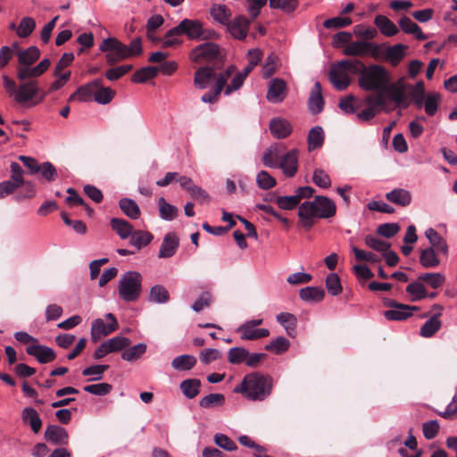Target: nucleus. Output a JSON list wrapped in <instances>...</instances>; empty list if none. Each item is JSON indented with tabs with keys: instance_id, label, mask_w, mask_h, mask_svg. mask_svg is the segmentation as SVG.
<instances>
[{
	"instance_id": "1",
	"label": "nucleus",
	"mask_w": 457,
	"mask_h": 457,
	"mask_svg": "<svg viewBox=\"0 0 457 457\" xmlns=\"http://www.w3.org/2000/svg\"><path fill=\"white\" fill-rule=\"evenodd\" d=\"M337 205L333 200L324 195H317L312 201H305L300 204L298 217L300 225L310 229L316 219H329L335 216Z\"/></svg>"
},
{
	"instance_id": "2",
	"label": "nucleus",
	"mask_w": 457,
	"mask_h": 457,
	"mask_svg": "<svg viewBox=\"0 0 457 457\" xmlns=\"http://www.w3.org/2000/svg\"><path fill=\"white\" fill-rule=\"evenodd\" d=\"M272 387L271 377L252 372L244 377L241 383L234 388V392L240 393L250 401H263L271 394Z\"/></svg>"
},
{
	"instance_id": "3",
	"label": "nucleus",
	"mask_w": 457,
	"mask_h": 457,
	"mask_svg": "<svg viewBox=\"0 0 457 457\" xmlns=\"http://www.w3.org/2000/svg\"><path fill=\"white\" fill-rule=\"evenodd\" d=\"M357 75L359 87L368 92L378 91L381 94L390 82V75L386 68L378 64L366 66L360 60H357Z\"/></svg>"
},
{
	"instance_id": "4",
	"label": "nucleus",
	"mask_w": 457,
	"mask_h": 457,
	"mask_svg": "<svg viewBox=\"0 0 457 457\" xmlns=\"http://www.w3.org/2000/svg\"><path fill=\"white\" fill-rule=\"evenodd\" d=\"M18 62L16 72L19 81L30 78H38L46 71L51 64L49 59L42 60L37 66L31 67L40 57V50L37 46H29L17 53Z\"/></svg>"
},
{
	"instance_id": "5",
	"label": "nucleus",
	"mask_w": 457,
	"mask_h": 457,
	"mask_svg": "<svg viewBox=\"0 0 457 457\" xmlns=\"http://www.w3.org/2000/svg\"><path fill=\"white\" fill-rule=\"evenodd\" d=\"M357 75V60H343L331 66L328 79L333 87L338 90H345L350 83V75Z\"/></svg>"
},
{
	"instance_id": "6",
	"label": "nucleus",
	"mask_w": 457,
	"mask_h": 457,
	"mask_svg": "<svg viewBox=\"0 0 457 457\" xmlns=\"http://www.w3.org/2000/svg\"><path fill=\"white\" fill-rule=\"evenodd\" d=\"M142 276L139 272L129 270L120 278L118 289L119 295L125 302H136L142 293Z\"/></svg>"
},
{
	"instance_id": "7",
	"label": "nucleus",
	"mask_w": 457,
	"mask_h": 457,
	"mask_svg": "<svg viewBox=\"0 0 457 457\" xmlns=\"http://www.w3.org/2000/svg\"><path fill=\"white\" fill-rule=\"evenodd\" d=\"M411 85L405 83L403 79H398L394 83H388L386 88L381 92L386 99L389 98L394 102L396 106L405 109L410 106L411 100L407 91L410 90Z\"/></svg>"
},
{
	"instance_id": "8",
	"label": "nucleus",
	"mask_w": 457,
	"mask_h": 457,
	"mask_svg": "<svg viewBox=\"0 0 457 457\" xmlns=\"http://www.w3.org/2000/svg\"><path fill=\"white\" fill-rule=\"evenodd\" d=\"M367 107L357 113V119L361 121H368L373 119L381 109L386 106V97L382 94L369 95L362 100V105Z\"/></svg>"
},
{
	"instance_id": "9",
	"label": "nucleus",
	"mask_w": 457,
	"mask_h": 457,
	"mask_svg": "<svg viewBox=\"0 0 457 457\" xmlns=\"http://www.w3.org/2000/svg\"><path fill=\"white\" fill-rule=\"evenodd\" d=\"M220 46L212 42H206L195 46L190 54L191 61L198 63L210 62L219 59Z\"/></svg>"
},
{
	"instance_id": "10",
	"label": "nucleus",
	"mask_w": 457,
	"mask_h": 457,
	"mask_svg": "<svg viewBox=\"0 0 457 457\" xmlns=\"http://www.w3.org/2000/svg\"><path fill=\"white\" fill-rule=\"evenodd\" d=\"M262 319H253L247 320L237 328V332L240 334V337L243 340H257L260 338L267 337L270 335L269 329L257 328L258 326L262 325Z\"/></svg>"
},
{
	"instance_id": "11",
	"label": "nucleus",
	"mask_w": 457,
	"mask_h": 457,
	"mask_svg": "<svg viewBox=\"0 0 457 457\" xmlns=\"http://www.w3.org/2000/svg\"><path fill=\"white\" fill-rule=\"evenodd\" d=\"M344 54L348 56L377 57L379 54V46L372 42L358 40L349 43L344 49Z\"/></svg>"
},
{
	"instance_id": "12",
	"label": "nucleus",
	"mask_w": 457,
	"mask_h": 457,
	"mask_svg": "<svg viewBox=\"0 0 457 457\" xmlns=\"http://www.w3.org/2000/svg\"><path fill=\"white\" fill-rule=\"evenodd\" d=\"M172 32L186 35L190 39H202L205 37L203 24L197 20L184 19L178 26L172 28Z\"/></svg>"
},
{
	"instance_id": "13",
	"label": "nucleus",
	"mask_w": 457,
	"mask_h": 457,
	"mask_svg": "<svg viewBox=\"0 0 457 457\" xmlns=\"http://www.w3.org/2000/svg\"><path fill=\"white\" fill-rule=\"evenodd\" d=\"M37 78H30L23 81H20L14 100L19 104H25L32 100L39 92L38 82Z\"/></svg>"
},
{
	"instance_id": "14",
	"label": "nucleus",
	"mask_w": 457,
	"mask_h": 457,
	"mask_svg": "<svg viewBox=\"0 0 457 457\" xmlns=\"http://www.w3.org/2000/svg\"><path fill=\"white\" fill-rule=\"evenodd\" d=\"M235 70V66L231 65L228 67L225 71H220L219 73V77L217 78V81L214 85L213 89L210 92L205 93L202 96V101L204 103L210 104L217 102L220 94L223 90L225 85L227 84L228 79L230 78Z\"/></svg>"
},
{
	"instance_id": "15",
	"label": "nucleus",
	"mask_w": 457,
	"mask_h": 457,
	"mask_svg": "<svg viewBox=\"0 0 457 457\" xmlns=\"http://www.w3.org/2000/svg\"><path fill=\"white\" fill-rule=\"evenodd\" d=\"M389 306L391 310L384 312V316L388 320H405L411 317L414 311H418V306L399 303L395 301H391Z\"/></svg>"
},
{
	"instance_id": "16",
	"label": "nucleus",
	"mask_w": 457,
	"mask_h": 457,
	"mask_svg": "<svg viewBox=\"0 0 457 457\" xmlns=\"http://www.w3.org/2000/svg\"><path fill=\"white\" fill-rule=\"evenodd\" d=\"M424 234L429 243L428 247L443 253L445 259H447L449 256V245L446 239L433 228H427Z\"/></svg>"
},
{
	"instance_id": "17",
	"label": "nucleus",
	"mask_w": 457,
	"mask_h": 457,
	"mask_svg": "<svg viewBox=\"0 0 457 457\" xmlns=\"http://www.w3.org/2000/svg\"><path fill=\"white\" fill-rule=\"evenodd\" d=\"M218 77L219 73L213 68L200 67L195 72L194 84L199 89H205L212 80L216 82Z\"/></svg>"
},
{
	"instance_id": "18",
	"label": "nucleus",
	"mask_w": 457,
	"mask_h": 457,
	"mask_svg": "<svg viewBox=\"0 0 457 457\" xmlns=\"http://www.w3.org/2000/svg\"><path fill=\"white\" fill-rule=\"evenodd\" d=\"M278 167L285 176L292 178L298 170V151L293 149L281 156Z\"/></svg>"
},
{
	"instance_id": "19",
	"label": "nucleus",
	"mask_w": 457,
	"mask_h": 457,
	"mask_svg": "<svg viewBox=\"0 0 457 457\" xmlns=\"http://www.w3.org/2000/svg\"><path fill=\"white\" fill-rule=\"evenodd\" d=\"M29 355L34 356L40 363H48L56 358L54 351L43 345H32L26 348Z\"/></svg>"
},
{
	"instance_id": "20",
	"label": "nucleus",
	"mask_w": 457,
	"mask_h": 457,
	"mask_svg": "<svg viewBox=\"0 0 457 457\" xmlns=\"http://www.w3.org/2000/svg\"><path fill=\"white\" fill-rule=\"evenodd\" d=\"M443 253L433 248L426 247L420 252L419 261L420 265L425 269L437 268L442 262Z\"/></svg>"
},
{
	"instance_id": "21",
	"label": "nucleus",
	"mask_w": 457,
	"mask_h": 457,
	"mask_svg": "<svg viewBox=\"0 0 457 457\" xmlns=\"http://www.w3.org/2000/svg\"><path fill=\"white\" fill-rule=\"evenodd\" d=\"M179 245V237L174 232L167 233L162 242L159 254L160 258H170L172 257Z\"/></svg>"
},
{
	"instance_id": "22",
	"label": "nucleus",
	"mask_w": 457,
	"mask_h": 457,
	"mask_svg": "<svg viewBox=\"0 0 457 457\" xmlns=\"http://www.w3.org/2000/svg\"><path fill=\"white\" fill-rule=\"evenodd\" d=\"M142 52V45L140 38L132 40L129 46H126L116 40V61L128 57L137 56Z\"/></svg>"
},
{
	"instance_id": "23",
	"label": "nucleus",
	"mask_w": 457,
	"mask_h": 457,
	"mask_svg": "<svg viewBox=\"0 0 457 457\" xmlns=\"http://www.w3.org/2000/svg\"><path fill=\"white\" fill-rule=\"evenodd\" d=\"M287 84L281 79H272L270 82L267 99L270 103H280L284 100L286 96Z\"/></svg>"
},
{
	"instance_id": "24",
	"label": "nucleus",
	"mask_w": 457,
	"mask_h": 457,
	"mask_svg": "<svg viewBox=\"0 0 457 457\" xmlns=\"http://www.w3.org/2000/svg\"><path fill=\"white\" fill-rule=\"evenodd\" d=\"M45 438L57 445H66L69 444V435L67 430L57 425H50L46 428Z\"/></svg>"
},
{
	"instance_id": "25",
	"label": "nucleus",
	"mask_w": 457,
	"mask_h": 457,
	"mask_svg": "<svg viewBox=\"0 0 457 457\" xmlns=\"http://www.w3.org/2000/svg\"><path fill=\"white\" fill-rule=\"evenodd\" d=\"M229 33L237 39L246 37L249 30V21L242 16L235 18L230 23H228Z\"/></svg>"
},
{
	"instance_id": "26",
	"label": "nucleus",
	"mask_w": 457,
	"mask_h": 457,
	"mask_svg": "<svg viewBox=\"0 0 457 457\" xmlns=\"http://www.w3.org/2000/svg\"><path fill=\"white\" fill-rule=\"evenodd\" d=\"M324 107V100L321 95V86L320 82H315L312 88L309 100L308 108L312 114H318L321 112Z\"/></svg>"
},
{
	"instance_id": "27",
	"label": "nucleus",
	"mask_w": 457,
	"mask_h": 457,
	"mask_svg": "<svg viewBox=\"0 0 457 457\" xmlns=\"http://www.w3.org/2000/svg\"><path fill=\"white\" fill-rule=\"evenodd\" d=\"M386 199L396 205L406 207L411 203V194L404 188H395L386 194Z\"/></svg>"
},
{
	"instance_id": "28",
	"label": "nucleus",
	"mask_w": 457,
	"mask_h": 457,
	"mask_svg": "<svg viewBox=\"0 0 457 457\" xmlns=\"http://www.w3.org/2000/svg\"><path fill=\"white\" fill-rule=\"evenodd\" d=\"M100 87V79H95L87 85L79 87L76 93L71 95L69 98V101H71L75 95L79 96L81 101H89L94 96V100L96 101V96Z\"/></svg>"
},
{
	"instance_id": "29",
	"label": "nucleus",
	"mask_w": 457,
	"mask_h": 457,
	"mask_svg": "<svg viewBox=\"0 0 457 457\" xmlns=\"http://www.w3.org/2000/svg\"><path fill=\"white\" fill-rule=\"evenodd\" d=\"M100 50L103 52L108 51L106 54L107 62L111 67L106 71V78L113 81L114 80V37H109L104 39L100 45Z\"/></svg>"
},
{
	"instance_id": "30",
	"label": "nucleus",
	"mask_w": 457,
	"mask_h": 457,
	"mask_svg": "<svg viewBox=\"0 0 457 457\" xmlns=\"http://www.w3.org/2000/svg\"><path fill=\"white\" fill-rule=\"evenodd\" d=\"M270 129L271 134L277 138H285L292 132L290 123L281 118H274L270 122Z\"/></svg>"
},
{
	"instance_id": "31",
	"label": "nucleus",
	"mask_w": 457,
	"mask_h": 457,
	"mask_svg": "<svg viewBox=\"0 0 457 457\" xmlns=\"http://www.w3.org/2000/svg\"><path fill=\"white\" fill-rule=\"evenodd\" d=\"M398 24L404 33L412 34L418 40H426L428 38V36L422 32L420 27L407 16L402 17Z\"/></svg>"
},
{
	"instance_id": "32",
	"label": "nucleus",
	"mask_w": 457,
	"mask_h": 457,
	"mask_svg": "<svg viewBox=\"0 0 457 457\" xmlns=\"http://www.w3.org/2000/svg\"><path fill=\"white\" fill-rule=\"evenodd\" d=\"M114 331V324H105L103 320H96L91 328V338L94 342H97L102 337L108 336Z\"/></svg>"
},
{
	"instance_id": "33",
	"label": "nucleus",
	"mask_w": 457,
	"mask_h": 457,
	"mask_svg": "<svg viewBox=\"0 0 457 457\" xmlns=\"http://www.w3.org/2000/svg\"><path fill=\"white\" fill-rule=\"evenodd\" d=\"M21 418L24 423L29 424L34 433H38L42 428V420L37 411L32 407L23 409Z\"/></svg>"
},
{
	"instance_id": "34",
	"label": "nucleus",
	"mask_w": 457,
	"mask_h": 457,
	"mask_svg": "<svg viewBox=\"0 0 457 457\" xmlns=\"http://www.w3.org/2000/svg\"><path fill=\"white\" fill-rule=\"evenodd\" d=\"M375 25L386 37H393L399 31L397 26L385 15H378L374 20Z\"/></svg>"
},
{
	"instance_id": "35",
	"label": "nucleus",
	"mask_w": 457,
	"mask_h": 457,
	"mask_svg": "<svg viewBox=\"0 0 457 457\" xmlns=\"http://www.w3.org/2000/svg\"><path fill=\"white\" fill-rule=\"evenodd\" d=\"M121 212L131 220H137L141 215L138 204L130 198L123 197L119 201Z\"/></svg>"
},
{
	"instance_id": "36",
	"label": "nucleus",
	"mask_w": 457,
	"mask_h": 457,
	"mask_svg": "<svg viewBox=\"0 0 457 457\" xmlns=\"http://www.w3.org/2000/svg\"><path fill=\"white\" fill-rule=\"evenodd\" d=\"M201 381L198 378H187L180 383L182 394L188 399L196 397L200 393Z\"/></svg>"
},
{
	"instance_id": "37",
	"label": "nucleus",
	"mask_w": 457,
	"mask_h": 457,
	"mask_svg": "<svg viewBox=\"0 0 457 457\" xmlns=\"http://www.w3.org/2000/svg\"><path fill=\"white\" fill-rule=\"evenodd\" d=\"M299 296L304 302L319 303L324 299L325 292L320 287H307L300 290Z\"/></svg>"
},
{
	"instance_id": "38",
	"label": "nucleus",
	"mask_w": 457,
	"mask_h": 457,
	"mask_svg": "<svg viewBox=\"0 0 457 457\" xmlns=\"http://www.w3.org/2000/svg\"><path fill=\"white\" fill-rule=\"evenodd\" d=\"M410 295L411 301H420L427 297V290L422 280L417 278L416 281L410 283L405 289Z\"/></svg>"
},
{
	"instance_id": "39",
	"label": "nucleus",
	"mask_w": 457,
	"mask_h": 457,
	"mask_svg": "<svg viewBox=\"0 0 457 457\" xmlns=\"http://www.w3.org/2000/svg\"><path fill=\"white\" fill-rule=\"evenodd\" d=\"M442 327V321L436 316H431L421 327L420 335L422 337H433Z\"/></svg>"
},
{
	"instance_id": "40",
	"label": "nucleus",
	"mask_w": 457,
	"mask_h": 457,
	"mask_svg": "<svg viewBox=\"0 0 457 457\" xmlns=\"http://www.w3.org/2000/svg\"><path fill=\"white\" fill-rule=\"evenodd\" d=\"M196 363V358L189 354H182L175 357L171 361L174 370L184 371L194 368Z\"/></svg>"
},
{
	"instance_id": "41",
	"label": "nucleus",
	"mask_w": 457,
	"mask_h": 457,
	"mask_svg": "<svg viewBox=\"0 0 457 457\" xmlns=\"http://www.w3.org/2000/svg\"><path fill=\"white\" fill-rule=\"evenodd\" d=\"M210 13L212 18L220 24H228L231 17L229 8L224 4H213L210 9Z\"/></svg>"
},
{
	"instance_id": "42",
	"label": "nucleus",
	"mask_w": 457,
	"mask_h": 457,
	"mask_svg": "<svg viewBox=\"0 0 457 457\" xmlns=\"http://www.w3.org/2000/svg\"><path fill=\"white\" fill-rule=\"evenodd\" d=\"M308 149L315 150L322 146L324 143V132L320 126L312 128L308 134Z\"/></svg>"
},
{
	"instance_id": "43",
	"label": "nucleus",
	"mask_w": 457,
	"mask_h": 457,
	"mask_svg": "<svg viewBox=\"0 0 457 457\" xmlns=\"http://www.w3.org/2000/svg\"><path fill=\"white\" fill-rule=\"evenodd\" d=\"M281 156V151L278 146H270L264 152L262 156V162L267 167L278 168Z\"/></svg>"
},
{
	"instance_id": "44",
	"label": "nucleus",
	"mask_w": 457,
	"mask_h": 457,
	"mask_svg": "<svg viewBox=\"0 0 457 457\" xmlns=\"http://www.w3.org/2000/svg\"><path fill=\"white\" fill-rule=\"evenodd\" d=\"M153 238V235L148 231L136 230L130 237V245L140 250L149 245Z\"/></svg>"
},
{
	"instance_id": "45",
	"label": "nucleus",
	"mask_w": 457,
	"mask_h": 457,
	"mask_svg": "<svg viewBox=\"0 0 457 457\" xmlns=\"http://www.w3.org/2000/svg\"><path fill=\"white\" fill-rule=\"evenodd\" d=\"M146 351V345L139 343L133 346H129L127 349L121 352V358L127 361H135L141 358V356Z\"/></svg>"
},
{
	"instance_id": "46",
	"label": "nucleus",
	"mask_w": 457,
	"mask_h": 457,
	"mask_svg": "<svg viewBox=\"0 0 457 457\" xmlns=\"http://www.w3.org/2000/svg\"><path fill=\"white\" fill-rule=\"evenodd\" d=\"M419 279L422 280L423 283H426L433 289L440 288L445 282V275L439 272L420 274Z\"/></svg>"
},
{
	"instance_id": "47",
	"label": "nucleus",
	"mask_w": 457,
	"mask_h": 457,
	"mask_svg": "<svg viewBox=\"0 0 457 457\" xmlns=\"http://www.w3.org/2000/svg\"><path fill=\"white\" fill-rule=\"evenodd\" d=\"M338 106L344 112L352 114L362 106V100L348 96L339 101Z\"/></svg>"
},
{
	"instance_id": "48",
	"label": "nucleus",
	"mask_w": 457,
	"mask_h": 457,
	"mask_svg": "<svg viewBox=\"0 0 457 457\" xmlns=\"http://www.w3.org/2000/svg\"><path fill=\"white\" fill-rule=\"evenodd\" d=\"M159 69L154 66L144 67L136 71L131 80L135 83H145L147 80L156 77Z\"/></svg>"
},
{
	"instance_id": "49",
	"label": "nucleus",
	"mask_w": 457,
	"mask_h": 457,
	"mask_svg": "<svg viewBox=\"0 0 457 457\" xmlns=\"http://www.w3.org/2000/svg\"><path fill=\"white\" fill-rule=\"evenodd\" d=\"M441 96L438 93H429L423 100L425 112L428 116H434L438 109Z\"/></svg>"
},
{
	"instance_id": "50",
	"label": "nucleus",
	"mask_w": 457,
	"mask_h": 457,
	"mask_svg": "<svg viewBox=\"0 0 457 457\" xmlns=\"http://www.w3.org/2000/svg\"><path fill=\"white\" fill-rule=\"evenodd\" d=\"M225 403V396L222 394H209L199 401V406L204 409H211L222 406Z\"/></svg>"
},
{
	"instance_id": "51",
	"label": "nucleus",
	"mask_w": 457,
	"mask_h": 457,
	"mask_svg": "<svg viewBox=\"0 0 457 457\" xmlns=\"http://www.w3.org/2000/svg\"><path fill=\"white\" fill-rule=\"evenodd\" d=\"M271 9H278L285 13H291L296 10L299 4L298 0H269Z\"/></svg>"
},
{
	"instance_id": "52",
	"label": "nucleus",
	"mask_w": 457,
	"mask_h": 457,
	"mask_svg": "<svg viewBox=\"0 0 457 457\" xmlns=\"http://www.w3.org/2000/svg\"><path fill=\"white\" fill-rule=\"evenodd\" d=\"M290 342L284 337H278L276 339L265 345V349L276 354H280L288 350Z\"/></svg>"
},
{
	"instance_id": "53",
	"label": "nucleus",
	"mask_w": 457,
	"mask_h": 457,
	"mask_svg": "<svg viewBox=\"0 0 457 457\" xmlns=\"http://www.w3.org/2000/svg\"><path fill=\"white\" fill-rule=\"evenodd\" d=\"M277 321L285 328L287 333L291 335L295 330L297 320L289 312H280L276 317Z\"/></svg>"
},
{
	"instance_id": "54",
	"label": "nucleus",
	"mask_w": 457,
	"mask_h": 457,
	"mask_svg": "<svg viewBox=\"0 0 457 457\" xmlns=\"http://www.w3.org/2000/svg\"><path fill=\"white\" fill-rule=\"evenodd\" d=\"M158 205L162 219L172 220L177 217L178 209L174 205L168 204L163 197L159 199Z\"/></svg>"
},
{
	"instance_id": "55",
	"label": "nucleus",
	"mask_w": 457,
	"mask_h": 457,
	"mask_svg": "<svg viewBox=\"0 0 457 457\" xmlns=\"http://www.w3.org/2000/svg\"><path fill=\"white\" fill-rule=\"evenodd\" d=\"M36 21L31 17H24L17 27V35L21 37H28L35 29Z\"/></svg>"
},
{
	"instance_id": "56",
	"label": "nucleus",
	"mask_w": 457,
	"mask_h": 457,
	"mask_svg": "<svg viewBox=\"0 0 457 457\" xmlns=\"http://www.w3.org/2000/svg\"><path fill=\"white\" fill-rule=\"evenodd\" d=\"M365 245L379 253H386L390 248V244L372 235H367L364 238Z\"/></svg>"
},
{
	"instance_id": "57",
	"label": "nucleus",
	"mask_w": 457,
	"mask_h": 457,
	"mask_svg": "<svg viewBox=\"0 0 457 457\" xmlns=\"http://www.w3.org/2000/svg\"><path fill=\"white\" fill-rule=\"evenodd\" d=\"M411 91L410 96L412 98L413 104L419 109L423 106V100L426 97L425 86L423 81H419L414 87H411Z\"/></svg>"
},
{
	"instance_id": "58",
	"label": "nucleus",
	"mask_w": 457,
	"mask_h": 457,
	"mask_svg": "<svg viewBox=\"0 0 457 457\" xmlns=\"http://www.w3.org/2000/svg\"><path fill=\"white\" fill-rule=\"evenodd\" d=\"M248 351L244 347H232L228 353V361L229 363L237 365L245 362Z\"/></svg>"
},
{
	"instance_id": "59",
	"label": "nucleus",
	"mask_w": 457,
	"mask_h": 457,
	"mask_svg": "<svg viewBox=\"0 0 457 457\" xmlns=\"http://www.w3.org/2000/svg\"><path fill=\"white\" fill-rule=\"evenodd\" d=\"M326 288L332 295H338L342 293L340 278L337 273H330L326 278Z\"/></svg>"
},
{
	"instance_id": "60",
	"label": "nucleus",
	"mask_w": 457,
	"mask_h": 457,
	"mask_svg": "<svg viewBox=\"0 0 457 457\" xmlns=\"http://www.w3.org/2000/svg\"><path fill=\"white\" fill-rule=\"evenodd\" d=\"M169 292L167 289L161 285H155L150 290V301L158 303H164L168 302L169 300Z\"/></svg>"
},
{
	"instance_id": "61",
	"label": "nucleus",
	"mask_w": 457,
	"mask_h": 457,
	"mask_svg": "<svg viewBox=\"0 0 457 457\" xmlns=\"http://www.w3.org/2000/svg\"><path fill=\"white\" fill-rule=\"evenodd\" d=\"M278 70V58L274 54L267 56L262 65V77L264 79L270 78Z\"/></svg>"
},
{
	"instance_id": "62",
	"label": "nucleus",
	"mask_w": 457,
	"mask_h": 457,
	"mask_svg": "<svg viewBox=\"0 0 457 457\" xmlns=\"http://www.w3.org/2000/svg\"><path fill=\"white\" fill-rule=\"evenodd\" d=\"M313 183L321 188H328L331 186V179L328 174L322 169H315L312 175Z\"/></svg>"
},
{
	"instance_id": "63",
	"label": "nucleus",
	"mask_w": 457,
	"mask_h": 457,
	"mask_svg": "<svg viewBox=\"0 0 457 457\" xmlns=\"http://www.w3.org/2000/svg\"><path fill=\"white\" fill-rule=\"evenodd\" d=\"M112 385L107 383L92 384L85 386L83 387V390L85 392L99 396H103L109 394L112 391Z\"/></svg>"
},
{
	"instance_id": "64",
	"label": "nucleus",
	"mask_w": 457,
	"mask_h": 457,
	"mask_svg": "<svg viewBox=\"0 0 457 457\" xmlns=\"http://www.w3.org/2000/svg\"><path fill=\"white\" fill-rule=\"evenodd\" d=\"M256 182L260 188L265 190L272 188L276 185V179L265 170L257 174Z\"/></svg>"
}]
</instances>
